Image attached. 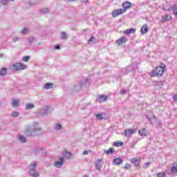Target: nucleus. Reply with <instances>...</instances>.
Here are the masks:
<instances>
[{
    "label": "nucleus",
    "instance_id": "nucleus-43",
    "mask_svg": "<svg viewBox=\"0 0 177 177\" xmlns=\"http://www.w3.org/2000/svg\"><path fill=\"white\" fill-rule=\"evenodd\" d=\"M157 176H158V177H165V173H164V172L158 173V174H157Z\"/></svg>",
    "mask_w": 177,
    "mask_h": 177
},
{
    "label": "nucleus",
    "instance_id": "nucleus-46",
    "mask_svg": "<svg viewBox=\"0 0 177 177\" xmlns=\"http://www.w3.org/2000/svg\"><path fill=\"white\" fill-rule=\"evenodd\" d=\"M89 154V151L86 150L83 152V156H88Z\"/></svg>",
    "mask_w": 177,
    "mask_h": 177
},
{
    "label": "nucleus",
    "instance_id": "nucleus-6",
    "mask_svg": "<svg viewBox=\"0 0 177 177\" xmlns=\"http://www.w3.org/2000/svg\"><path fill=\"white\" fill-rule=\"evenodd\" d=\"M89 81V79L84 78L80 82V86H75L74 89L75 91H80L83 86H85L86 85V83Z\"/></svg>",
    "mask_w": 177,
    "mask_h": 177
},
{
    "label": "nucleus",
    "instance_id": "nucleus-32",
    "mask_svg": "<svg viewBox=\"0 0 177 177\" xmlns=\"http://www.w3.org/2000/svg\"><path fill=\"white\" fill-rule=\"evenodd\" d=\"M12 117L16 118V117H19V115H20V113H19V111H13L11 113Z\"/></svg>",
    "mask_w": 177,
    "mask_h": 177
},
{
    "label": "nucleus",
    "instance_id": "nucleus-37",
    "mask_svg": "<svg viewBox=\"0 0 177 177\" xmlns=\"http://www.w3.org/2000/svg\"><path fill=\"white\" fill-rule=\"evenodd\" d=\"M55 129H56V131H60V129H62V124H56L55 127Z\"/></svg>",
    "mask_w": 177,
    "mask_h": 177
},
{
    "label": "nucleus",
    "instance_id": "nucleus-48",
    "mask_svg": "<svg viewBox=\"0 0 177 177\" xmlns=\"http://www.w3.org/2000/svg\"><path fill=\"white\" fill-rule=\"evenodd\" d=\"M130 168H131V165L127 163L126 167H125V169H129Z\"/></svg>",
    "mask_w": 177,
    "mask_h": 177
},
{
    "label": "nucleus",
    "instance_id": "nucleus-26",
    "mask_svg": "<svg viewBox=\"0 0 177 177\" xmlns=\"http://www.w3.org/2000/svg\"><path fill=\"white\" fill-rule=\"evenodd\" d=\"M124 142H120V141H115L113 143V146H115V147H121V146H123Z\"/></svg>",
    "mask_w": 177,
    "mask_h": 177
},
{
    "label": "nucleus",
    "instance_id": "nucleus-20",
    "mask_svg": "<svg viewBox=\"0 0 177 177\" xmlns=\"http://www.w3.org/2000/svg\"><path fill=\"white\" fill-rule=\"evenodd\" d=\"M131 162L136 167H139L140 165V161L138 160L136 158H133L130 160Z\"/></svg>",
    "mask_w": 177,
    "mask_h": 177
},
{
    "label": "nucleus",
    "instance_id": "nucleus-2",
    "mask_svg": "<svg viewBox=\"0 0 177 177\" xmlns=\"http://www.w3.org/2000/svg\"><path fill=\"white\" fill-rule=\"evenodd\" d=\"M28 175L30 177H39V173L37 171V162H32L29 165V169L28 171Z\"/></svg>",
    "mask_w": 177,
    "mask_h": 177
},
{
    "label": "nucleus",
    "instance_id": "nucleus-40",
    "mask_svg": "<svg viewBox=\"0 0 177 177\" xmlns=\"http://www.w3.org/2000/svg\"><path fill=\"white\" fill-rule=\"evenodd\" d=\"M95 117H97V120H102L103 118V114L98 113L95 115Z\"/></svg>",
    "mask_w": 177,
    "mask_h": 177
},
{
    "label": "nucleus",
    "instance_id": "nucleus-47",
    "mask_svg": "<svg viewBox=\"0 0 177 177\" xmlns=\"http://www.w3.org/2000/svg\"><path fill=\"white\" fill-rule=\"evenodd\" d=\"M19 39H20L19 37H16L13 38L12 41L13 42H17V41H19Z\"/></svg>",
    "mask_w": 177,
    "mask_h": 177
},
{
    "label": "nucleus",
    "instance_id": "nucleus-22",
    "mask_svg": "<svg viewBox=\"0 0 177 177\" xmlns=\"http://www.w3.org/2000/svg\"><path fill=\"white\" fill-rule=\"evenodd\" d=\"M19 103H20V102L19 101V100H12V102H11V104L14 107L19 106Z\"/></svg>",
    "mask_w": 177,
    "mask_h": 177
},
{
    "label": "nucleus",
    "instance_id": "nucleus-7",
    "mask_svg": "<svg viewBox=\"0 0 177 177\" xmlns=\"http://www.w3.org/2000/svg\"><path fill=\"white\" fill-rule=\"evenodd\" d=\"M133 133H136V129H126L124 130L123 135L127 138H129V136H131V135H133Z\"/></svg>",
    "mask_w": 177,
    "mask_h": 177
},
{
    "label": "nucleus",
    "instance_id": "nucleus-27",
    "mask_svg": "<svg viewBox=\"0 0 177 177\" xmlns=\"http://www.w3.org/2000/svg\"><path fill=\"white\" fill-rule=\"evenodd\" d=\"M171 171L173 174H177V164L176 163L173 164V167L171 169Z\"/></svg>",
    "mask_w": 177,
    "mask_h": 177
},
{
    "label": "nucleus",
    "instance_id": "nucleus-14",
    "mask_svg": "<svg viewBox=\"0 0 177 177\" xmlns=\"http://www.w3.org/2000/svg\"><path fill=\"white\" fill-rule=\"evenodd\" d=\"M122 6L124 8V10H127V9H130V8H132V4L129 1H126L122 3Z\"/></svg>",
    "mask_w": 177,
    "mask_h": 177
},
{
    "label": "nucleus",
    "instance_id": "nucleus-57",
    "mask_svg": "<svg viewBox=\"0 0 177 177\" xmlns=\"http://www.w3.org/2000/svg\"><path fill=\"white\" fill-rule=\"evenodd\" d=\"M158 125H159V127L161 126V122H158Z\"/></svg>",
    "mask_w": 177,
    "mask_h": 177
},
{
    "label": "nucleus",
    "instance_id": "nucleus-29",
    "mask_svg": "<svg viewBox=\"0 0 177 177\" xmlns=\"http://www.w3.org/2000/svg\"><path fill=\"white\" fill-rule=\"evenodd\" d=\"M61 39L64 41H66V39H67V33H66V32H61Z\"/></svg>",
    "mask_w": 177,
    "mask_h": 177
},
{
    "label": "nucleus",
    "instance_id": "nucleus-35",
    "mask_svg": "<svg viewBox=\"0 0 177 177\" xmlns=\"http://www.w3.org/2000/svg\"><path fill=\"white\" fill-rule=\"evenodd\" d=\"M38 3V0H30L29 4L32 6L34 5H37Z\"/></svg>",
    "mask_w": 177,
    "mask_h": 177
},
{
    "label": "nucleus",
    "instance_id": "nucleus-19",
    "mask_svg": "<svg viewBox=\"0 0 177 177\" xmlns=\"http://www.w3.org/2000/svg\"><path fill=\"white\" fill-rule=\"evenodd\" d=\"M113 164H115V165H121V164H122V158H117L114 159Z\"/></svg>",
    "mask_w": 177,
    "mask_h": 177
},
{
    "label": "nucleus",
    "instance_id": "nucleus-17",
    "mask_svg": "<svg viewBox=\"0 0 177 177\" xmlns=\"http://www.w3.org/2000/svg\"><path fill=\"white\" fill-rule=\"evenodd\" d=\"M18 140L21 142V143H26V142H27V138H26L24 136H22L21 134H19L18 135Z\"/></svg>",
    "mask_w": 177,
    "mask_h": 177
},
{
    "label": "nucleus",
    "instance_id": "nucleus-53",
    "mask_svg": "<svg viewBox=\"0 0 177 177\" xmlns=\"http://www.w3.org/2000/svg\"><path fill=\"white\" fill-rule=\"evenodd\" d=\"M82 3H86L88 0H82Z\"/></svg>",
    "mask_w": 177,
    "mask_h": 177
},
{
    "label": "nucleus",
    "instance_id": "nucleus-28",
    "mask_svg": "<svg viewBox=\"0 0 177 177\" xmlns=\"http://www.w3.org/2000/svg\"><path fill=\"white\" fill-rule=\"evenodd\" d=\"M139 135H140V136H146L147 135V133H146V129H142L140 130Z\"/></svg>",
    "mask_w": 177,
    "mask_h": 177
},
{
    "label": "nucleus",
    "instance_id": "nucleus-54",
    "mask_svg": "<svg viewBox=\"0 0 177 177\" xmlns=\"http://www.w3.org/2000/svg\"><path fill=\"white\" fill-rule=\"evenodd\" d=\"M87 30H88V29L83 30V34H85V32H86Z\"/></svg>",
    "mask_w": 177,
    "mask_h": 177
},
{
    "label": "nucleus",
    "instance_id": "nucleus-41",
    "mask_svg": "<svg viewBox=\"0 0 177 177\" xmlns=\"http://www.w3.org/2000/svg\"><path fill=\"white\" fill-rule=\"evenodd\" d=\"M41 13H49V9L48 8H43L41 10Z\"/></svg>",
    "mask_w": 177,
    "mask_h": 177
},
{
    "label": "nucleus",
    "instance_id": "nucleus-33",
    "mask_svg": "<svg viewBox=\"0 0 177 177\" xmlns=\"http://www.w3.org/2000/svg\"><path fill=\"white\" fill-rule=\"evenodd\" d=\"M134 68H133V65H129L127 68V73H129L131 71H133Z\"/></svg>",
    "mask_w": 177,
    "mask_h": 177
},
{
    "label": "nucleus",
    "instance_id": "nucleus-56",
    "mask_svg": "<svg viewBox=\"0 0 177 177\" xmlns=\"http://www.w3.org/2000/svg\"><path fill=\"white\" fill-rule=\"evenodd\" d=\"M0 57H3V54H0Z\"/></svg>",
    "mask_w": 177,
    "mask_h": 177
},
{
    "label": "nucleus",
    "instance_id": "nucleus-52",
    "mask_svg": "<svg viewBox=\"0 0 177 177\" xmlns=\"http://www.w3.org/2000/svg\"><path fill=\"white\" fill-rule=\"evenodd\" d=\"M147 118H148V120H149V121H151V116L147 115Z\"/></svg>",
    "mask_w": 177,
    "mask_h": 177
},
{
    "label": "nucleus",
    "instance_id": "nucleus-5",
    "mask_svg": "<svg viewBox=\"0 0 177 177\" xmlns=\"http://www.w3.org/2000/svg\"><path fill=\"white\" fill-rule=\"evenodd\" d=\"M27 68V65L23 64L21 63H16L12 66V69L15 71H20L21 70H26Z\"/></svg>",
    "mask_w": 177,
    "mask_h": 177
},
{
    "label": "nucleus",
    "instance_id": "nucleus-23",
    "mask_svg": "<svg viewBox=\"0 0 177 177\" xmlns=\"http://www.w3.org/2000/svg\"><path fill=\"white\" fill-rule=\"evenodd\" d=\"M44 89H52L53 88V83H46L44 86Z\"/></svg>",
    "mask_w": 177,
    "mask_h": 177
},
{
    "label": "nucleus",
    "instance_id": "nucleus-50",
    "mask_svg": "<svg viewBox=\"0 0 177 177\" xmlns=\"http://www.w3.org/2000/svg\"><path fill=\"white\" fill-rule=\"evenodd\" d=\"M29 42L31 44L32 42H34V37H30L29 38Z\"/></svg>",
    "mask_w": 177,
    "mask_h": 177
},
{
    "label": "nucleus",
    "instance_id": "nucleus-30",
    "mask_svg": "<svg viewBox=\"0 0 177 177\" xmlns=\"http://www.w3.org/2000/svg\"><path fill=\"white\" fill-rule=\"evenodd\" d=\"M25 109L26 110H31V109H34V104L30 103L26 104Z\"/></svg>",
    "mask_w": 177,
    "mask_h": 177
},
{
    "label": "nucleus",
    "instance_id": "nucleus-15",
    "mask_svg": "<svg viewBox=\"0 0 177 177\" xmlns=\"http://www.w3.org/2000/svg\"><path fill=\"white\" fill-rule=\"evenodd\" d=\"M147 31H149V26H147V25L145 24L141 28V30H140L141 34H142V35H145V34H146V32H147Z\"/></svg>",
    "mask_w": 177,
    "mask_h": 177
},
{
    "label": "nucleus",
    "instance_id": "nucleus-16",
    "mask_svg": "<svg viewBox=\"0 0 177 177\" xmlns=\"http://www.w3.org/2000/svg\"><path fill=\"white\" fill-rule=\"evenodd\" d=\"M136 32V29L130 28L124 30V34H126L127 35H129V34H135Z\"/></svg>",
    "mask_w": 177,
    "mask_h": 177
},
{
    "label": "nucleus",
    "instance_id": "nucleus-13",
    "mask_svg": "<svg viewBox=\"0 0 177 177\" xmlns=\"http://www.w3.org/2000/svg\"><path fill=\"white\" fill-rule=\"evenodd\" d=\"M108 99V97L107 95H100L98 96L97 97V101L100 102V103H103V102H106Z\"/></svg>",
    "mask_w": 177,
    "mask_h": 177
},
{
    "label": "nucleus",
    "instance_id": "nucleus-45",
    "mask_svg": "<svg viewBox=\"0 0 177 177\" xmlns=\"http://www.w3.org/2000/svg\"><path fill=\"white\" fill-rule=\"evenodd\" d=\"M150 162H148L144 165V168H147V167H150Z\"/></svg>",
    "mask_w": 177,
    "mask_h": 177
},
{
    "label": "nucleus",
    "instance_id": "nucleus-8",
    "mask_svg": "<svg viewBox=\"0 0 177 177\" xmlns=\"http://www.w3.org/2000/svg\"><path fill=\"white\" fill-rule=\"evenodd\" d=\"M125 10H122L121 8L116 9L112 12V16L113 17H118V16H120V15H122V13H124Z\"/></svg>",
    "mask_w": 177,
    "mask_h": 177
},
{
    "label": "nucleus",
    "instance_id": "nucleus-9",
    "mask_svg": "<svg viewBox=\"0 0 177 177\" xmlns=\"http://www.w3.org/2000/svg\"><path fill=\"white\" fill-rule=\"evenodd\" d=\"M64 164V159L63 158H59V161L54 162L53 165L55 168H62Z\"/></svg>",
    "mask_w": 177,
    "mask_h": 177
},
{
    "label": "nucleus",
    "instance_id": "nucleus-21",
    "mask_svg": "<svg viewBox=\"0 0 177 177\" xmlns=\"http://www.w3.org/2000/svg\"><path fill=\"white\" fill-rule=\"evenodd\" d=\"M63 154H64V156L65 157V158H67V160H70V158H71V153L65 150L64 151Z\"/></svg>",
    "mask_w": 177,
    "mask_h": 177
},
{
    "label": "nucleus",
    "instance_id": "nucleus-4",
    "mask_svg": "<svg viewBox=\"0 0 177 177\" xmlns=\"http://www.w3.org/2000/svg\"><path fill=\"white\" fill-rule=\"evenodd\" d=\"M38 114L44 116L49 115L50 114V108L48 106H43L38 111Z\"/></svg>",
    "mask_w": 177,
    "mask_h": 177
},
{
    "label": "nucleus",
    "instance_id": "nucleus-44",
    "mask_svg": "<svg viewBox=\"0 0 177 177\" xmlns=\"http://www.w3.org/2000/svg\"><path fill=\"white\" fill-rule=\"evenodd\" d=\"M38 153H39V149H35L33 151V154H35V156H37V154H38Z\"/></svg>",
    "mask_w": 177,
    "mask_h": 177
},
{
    "label": "nucleus",
    "instance_id": "nucleus-51",
    "mask_svg": "<svg viewBox=\"0 0 177 177\" xmlns=\"http://www.w3.org/2000/svg\"><path fill=\"white\" fill-rule=\"evenodd\" d=\"M55 49H56V50L60 49V46H59V45L55 46Z\"/></svg>",
    "mask_w": 177,
    "mask_h": 177
},
{
    "label": "nucleus",
    "instance_id": "nucleus-38",
    "mask_svg": "<svg viewBox=\"0 0 177 177\" xmlns=\"http://www.w3.org/2000/svg\"><path fill=\"white\" fill-rule=\"evenodd\" d=\"M21 32L24 35L28 34V29L25 28L21 30Z\"/></svg>",
    "mask_w": 177,
    "mask_h": 177
},
{
    "label": "nucleus",
    "instance_id": "nucleus-31",
    "mask_svg": "<svg viewBox=\"0 0 177 177\" xmlns=\"http://www.w3.org/2000/svg\"><path fill=\"white\" fill-rule=\"evenodd\" d=\"M9 0H1V5H3V6H6L7 5H9Z\"/></svg>",
    "mask_w": 177,
    "mask_h": 177
},
{
    "label": "nucleus",
    "instance_id": "nucleus-58",
    "mask_svg": "<svg viewBox=\"0 0 177 177\" xmlns=\"http://www.w3.org/2000/svg\"><path fill=\"white\" fill-rule=\"evenodd\" d=\"M153 119H156V116H154V115H153Z\"/></svg>",
    "mask_w": 177,
    "mask_h": 177
},
{
    "label": "nucleus",
    "instance_id": "nucleus-55",
    "mask_svg": "<svg viewBox=\"0 0 177 177\" xmlns=\"http://www.w3.org/2000/svg\"><path fill=\"white\" fill-rule=\"evenodd\" d=\"M76 0H68V2H74Z\"/></svg>",
    "mask_w": 177,
    "mask_h": 177
},
{
    "label": "nucleus",
    "instance_id": "nucleus-34",
    "mask_svg": "<svg viewBox=\"0 0 177 177\" xmlns=\"http://www.w3.org/2000/svg\"><path fill=\"white\" fill-rule=\"evenodd\" d=\"M156 85L157 86H158L159 88H162L163 85H164V82L162 81H159L156 82Z\"/></svg>",
    "mask_w": 177,
    "mask_h": 177
},
{
    "label": "nucleus",
    "instance_id": "nucleus-10",
    "mask_svg": "<svg viewBox=\"0 0 177 177\" xmlns=\"http://www.w3.org/2000/svg\"><path fill=\"white\" fill-rule=\"evenodd\" d=\"M127 41H128V39L127 37H121L120 39L116 40L115 44H118V46H120V45H124V44H125Z\"/></svg>",
    "mask_w": 177,
    "mask_h": 177
},
{
    "label": "nucleus",
    "instance_id": "nucleus-59",
    "mask_svg": "<svg viewBox=\"0 0 177 177\" xmlns=\"http://www.w3.org/2000/svg\"><path fill=\"white\" fill-rule=\"evenodd\" d=\"M9 1L13 2V1H15V0H9Z\"/></svg>",
    "mask_w": 177,
    "mask_h": 177
},
{
    "label": "nucleus",
    "instance_id": "nucleus-1",
    "mask_svg": "<svg viewBox=\"0 0 177 177\" xmlns=\"http://www.w3.org/2000/svg\"><path fill=\"white\" fill-rule=\"evenodd\" d=\"M42 132V128L39 126V123L35 122L32 125L27 126L25 129L24 133L29 138L39 136V133Z\"/></svg>",
    "mask_w": 177,
    "mask_h": 177
},
{
    "label": "nucleus",
    "instance_id": "nucleus-24",
    "mask_svg": "<svg viewBox=\"0 0 177 177\" xmlns=\"http://www.w3.org/2000/svg\"><path fill=\"white\" fill-rule=\"evenodd\" d=\"M169 20H172V17L167 15L165 17H162V21H169Z\"/></svg>",
    "mask_w": 177,
    "mask_h": 177
},
{
    "label": "nucleus",
    "instance_id": "nucleus-39",
    "mask_svg": "<svg viewBox=\"0 0 177 177\" xmlns=\"http://www.w3.org/2000/svg\"><path fill=\"white\" fill-rule=\"evenodd\" d=\"M174 15L177 17V6L174 5L173 8Z\"/></svg>",
    "mask_w": 177,
    "mask_h": 177
},
{
    "label": "nucleus",
    "instance_id": "nucleus-12",
    "mask_svg": "<svg viewBox=\"0 0 177 177\" xmlns=\"http://www.w3.org/2000/svg\"><path fill=\"white\" fill-rule=\"evenodd\" d=\"M163 10L169 12L170 10H172V6L169 4V3H166L165 6L162 7Z\"/></svg>",
    "mask_w": 177,
    "mask_h": 177
},
{
    "label": "nucleus",
    "instance_id": "nucleus-49",
    "mask_svg": "<svg viewBox=\"0 0 177 177\" xmlns=\"http://www.w3.org/2000/svg\"><path fill=\"white\" fill-rule=\"evenodd\" d=\"M120 93L121 95H125V93H127V91L124 89H122L120 91Z\"/></svg>",
    "mask_w": 177,
    "mask_h": 177
},
{
    "label": "nucleus",
    "instance_id": "nucleus-36",
    "mask_svg": "<svg viewBox=\"0 0 177 177\" xmlns=\"http://www.w3.org/2000/svg\"><path fill=\"white\" fill-rule=\"evenodd\" d=\"M89 43L90 44H96V39L95 37H91V39H89Z\"/></svg>",
    "mask_w": 177,
    "mask_h": 177
},
{
    "label": "nucleus",
    "instance_id": "nucleus-42",
    "mask_svg": "<svg viewBox=\"0 0 177 177\" xmlns=\"http://www.w3.org/2000/svg\"><path fill=\"white\" fill-rule=\"evenodd\" d=\"M30 60V56H26L23 57V62H28Z\"/></svg>",
    "mask_w": 177,
    "mask_h": 177
},
{
    "label": "nucleus",
    "instance_id": "nucleus-18",
    "mask_svg": "<svg viewBox=\"0 0 177 177\" xmlns=\"http://www.w3.org/2000/svg\"><path fill=\"white\" fill-rule=\"evenodd\" d=\"M7 73H8L7 68H0V77H4V75H6Z\"/></svg>",
    "mask_w": 177,
    "mask_h": 177
},
{
    "label": "nucleus",
    "instance_id": "nucleus-25",
    "mask_svg": "<svg viewBox=\"0 0 177 177\" xmlns=\"http://www.w3.org/2000/svg\"><path fill=\"white\" fill-rule=\"evenodd\" d=\"M114 151H115V150L114 149V147H111L108 150H105L104 153L105 154H113Z\"/></svg>",
    "mask_w": 177,
    "mask_h": 177
},
{
    "label": "nucleus",
    "instance_id": "nucleus-3",
    "mask_svg": "<svg viewBox=\"0 0 177 177\" xmlns=\"http://www.w3.org/2000/svg\"><path fill=\"white\" fill-rule=\"evenodd\" d=\"M165 65L157 67L155 70L151 71V77H160L164 74Z\"/></svg>",
    "mask_w": 177,
    "mask_h": 177
},
{
    "label": "nucleus",
    "instance_id": "nucleus-11",
    "mask_svg": "<svg viewBox=\"0 0 177 177\" xmlns=\"http://www.w3.org/2000/svg\"><path fill=\"white\" fill-rule=\"evenodd\" d=\"M103 164V160H102V159H98L95 162V168L98 170V171H101L102 169V165Z\"/></svg>",
    "mask_w": 177,
    "mask_h": 177
}]
</instances>
